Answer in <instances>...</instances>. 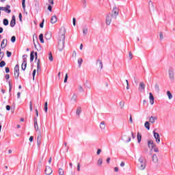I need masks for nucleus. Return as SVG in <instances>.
I'll list each match as a JSON object with an SVG mask.
<instances>
[{
	"mask_svg": "<svg viewBox=\"0 0 175 175\" xmlns=\"http://www.w3.org/2000/svg\"><path fill=\"white\" fill-rule=\"evenodd\" d=\"M65 48V34H61L58 42L59 51H62Z\"/></svg>",
	"mask_w": 175,
	"mask_h": 175,
	"instance_id": "obj_1",
	"label": "nucleus"
},
{
	"mask_svg": "<svg viewBox=\"0 0 175 175\" xmlns=\"http://www.w3.org/2000/svg\"><path fill=\"white\" fill-rule=\"evenodd\" d=\"M138 161L139 162V164L137 165L138 169H139V170H144V169H146V161H144V159L142 157H140Z\"/></svg>",
	"mask_w": 175,
	"mask_h": 175,
	"instance_id": "obj_2",
	"label": "nucleus"
},
{
	"mask_svg": "<svg viewBox=\"0 0 175 175\" xmlns=\"http://www.w3.org/2000/svg\"><path fill=\"white\" fill-rule=\"evenodd\" d=\"M119 12L120 11L118 8L116 6H115L112 10L111 14H110V16H111L113 18H117V16H118Z\"/></svg>",
	"mask_w": 175,
	"mask_h": 175,
	"instance_id": "obj_3",
	"label": "nucleus"
},
{
	"mask_svg": "<svg viewBox=\"0 0 175 175\" xmlns=\"http://www.w3.org/2000/svg\"><path fill=\"white\" fill-rule=\"evenodd\" d=\"M14 77L16 80H18V77L20 76V68L18 67V64H16L14 69Z\"/></svg>",
	"mask_w": 175,
	"mask_h": 175,
	"instance_id": "obj_4",
	"label": "nucleus"
},
{
	"mask_svg": "<svg viewBox=\"0 0 175 175\" xmlns=\"http://www.w3.org/2000/svg\"><path fill=\"white\" fill-rule=\"evenodd\" d=\"M27 57H28V55H23V62L21 65L22 70H25V69H27Z\"/></svg>",
	"mask_w": 175,
	"mask_h": 175,
	"instance_id": "obj_5",
	"label": "nucleus"
},
{
	"mask_svg": "<svg viewBox=\"0 0 175 175\" xmlns=\"http://www.w3.org/2000/svg\"><path fill=\"white\" fill-rule=\"evenodd\" d=\"M0 10L5 12V13L10 14L12 13V10H10V5H7L5 7H0Z\"/></svg>",
	"mask_w": 175,
	"mask_h": 175,
	"instance_id": "obj_6",
	"label": "nucleus"
},
{
	"mask_svg": "<svg viewBox=\"0 0 175 175\" xmlns=\"http://www.w3.org/2000/svg\"><path fill=\"white\" fill-rule=\"evenodd\" d=\"M153 135H154V137L156 140V143H157V144H159V143H161V137L159 136V134L158 133L155 132V131H154Z\"/></svg>",
	"mask_w": 175,
	"mask_h": 175,
	"instance_id": "obj_7",
	"label": "nucleus"
},
{
	"mask_svg": "<svg viewBox=\"0 0 175 175\" xmlns=\"http://www.w3.org/2000/svg\"><path fill=\"white\" fill-rule=\"evenodd\" d=\"M149 12L151 13L155 12V6H154V3L151 0L148 2Z\"/></svg>",
	"mask_w": 175,
	"mask_h": 175,
	"instance_id": "obj_8",
	"label": "nucleus"
},
{
	"mask_svg": "<svg viewBox=\"0 0 175 175\" xmlns=\"http://www.w3.org/2000/svg\"><path fill=\"white\" fill-rule=\"evenodd\" d=\"M168 73H169L170 80L173 81V80H174V71L173 70V69H170L169 70Z\"/></svg>",
	"mask_w": 175,
	"mask_h": 175,
	"instance_id": "obj_9",
	"label": "nucleus"
},
{
	"mask_svg": "<svg viewBox=\"0 0 175 175\" xmlns=\"http://www.w3.org/2000/svg\"><path fill=\"white\" fill-rule=\"evenodd\" d=\"M37 144L38 147L42 144V133H40V131L38 133L37 136Z\"/></svg>",
	"mask_w": 175,
	"mask_h": 175,
	"instance_id": "obj_10",
	"label": "nucleus"
},
{
	"mask_svg": "<svg viewBox=\"0 0 175 175\" xmlns=\"http://www.w3.org/2000/svg\"><path fill=\"white\" fill-rule=\"evenodd\" d=\"M53 174V169L50 167V166H46L45 167V174L46 175H51Z\"/></svg>",
	"mask_w": 175,
	"mask_h": 175,
	"instance_id": "obj_11",
	"label": "nucleus"
},
{
	"mask_svg": "<svg viewBox=\"0 0 175 175\" xmlns=\"http://www.w3.org/2000/svg\"><path fill=\"white\" fill-rule=\"evenodd\" d=\"M111 18H113V16H111L110 14L106 16L107 25H110V24H111Z\"/></svg>",
	"mask_w": 175,
	"mask_h": 175,
	"instance_id": "obj_12",
	"label": "nucleus"
},
{
	"mask_svg": "<svg viewBox=\"0 0 175 175\" xmlns=\"http://www.w3.org/2000/svg\"><path fill=\"white\" fill-rule=\"evenodd\" d=\"M10 25V27H12V28H13V27H14V25H16V16L14 15L12 16Z\"/></svg>",
	"mask_w": 175,
	"mask_h": 175,
	"instance_id": "obj_13",
	"label": "nucleus"
},
{
	"mask_svg": "<svg viewBox=\"0 0 175 175\" xmlns=\"http://www.w3.org/2000/svg\"><path fill=\"white\" fill-rule=\"evenodd\" d=\"M96 65L98 66L100 69H103V62L100 59H97L96 62Z\"/></svg>",
	"mask_w": 175,
	"mask_h": 175,
	"instance_id": "obj_14",
	"label": "nucleus"
},
{
	"mask_svg": "<svg viewBox=\"0 0 175 175\" xmlns=\"http://www.w3.org/2000/svg\"><path fill=\"white\" fill-rule=\"evenodd\" d=\"M144 88H146V84H144V82H141L139 83V91H140V92H143Z\"/></svg>",
	"mask_w": 175,
	"mask_h": 175,
	"instance_id": "obj_15",
	"label": "nucleus"
},
{
	"mask_svg": "<svg viewBox=\"0 0 175 175\" xmlns=\"http://www.w3.org/2000/svg\"><path fill=\"white\" fill-rule=\"evenodd\" d=\"M156 144H154V141L152 140H150L148 142V147L149 148H154V147H155Z\"/></svg>",
	"mask_w": 175,
	"mask_h": 175,
	"instance_id": "obj_16",
	"label": "nucleus"
},
{
	"mask_svg": "<svg viewBox=\"0 0 175 175\" xmlns=\"http://www.w3.org/2000/svg\"><path fill=\"white\" fill-rule=\"evenodd\" d=\"M6 46H8V40L3 39L1 42V49H5V47H6Z\"/></svg>",
	"mask_w": 175,
	"mask_h": 175,
	"instance_id": "obj_17",
	"label": "nucleus"
},
{
	"mask_svg": "<svg viewBox=\"0 0 175 175\" xmlns=\"http://www.w3.org/2000/svg\"><path fill=\"white\" fill-rule=\"evenodd\" d=\"M152 160L154 163H158V156H157V154L152 155Z\"/></svg>",
	"mask_w": 175,
	"mask_h": 175,
	"instance_id": "obj_18",
	"label": "nucleus"
},
{
	"mask_svg": "<svg viewBox=\"0 0 175 175\" xmlns=\"http://www.w3.org/2000/svg\"><path fill=\"white\" fill-rule=\"evenodd\" d=\"M149 99H150V105H154V96L152 95V93H149Z\"/></svg>",
	"mask_w": 175,
	"mask_h": 175,
	"instance_id": "obj_19",
	"label": "nucleus"
},
{
	"mask_svg": "<svg viewBox=\"0 0 175 175\" xmlns=\"http://www.w3.org/2000/svg\"><path fill=\"white\" fill-rule=\"evenodd\" d=\"M100 129L102 131H105V129H106V123H105V121H103L100 123Z\"/></svg>",
	"mask_w": 175,
	"mask_h": 175,
	"instance_id": "obj_20",
	"label": "nucleus"
},
{
	"mask_svg": "<svg viewBox=\"0 0 175 175\" xmlns=\"http://www.w3.org/2000/svg\"><path fill=\"white\" fill-rule=\"evenodd\" d=\"M156 120H158V118H157L156 116H154V117L151 116L149 118V122H150V124H154Z\"/></svg>",
	"mask_w": 175,
	"mask_h": 175,
	"instance_id": "obj_21",
	"label": "nucleus"
},
{
	"mask_svg": "<svg viewBox=\"0 0 175 175\" xmlns=\"http://www.w3.org/2000/svg\"><path fill=\"white\" fill-rule=\"evenodd\" d=\"M71 100L73 103H76L77 102V94H74L71 98Z\"/></svg>",
	"mask_w": 175,
	"mask_h": 175,
	"instance_id": "obj_22",
	"label": "nucleus"
},
{
	"mask_svg": "<svg viewBox=\"0 0 175 175\" xmlns=\"http://www.w3.org/2000/svg\"><path fill=\"white\" fill-rule=\"evenodd\" d=\"M57 16H53L51 18V24H55V23H57Z\"/></svg>",
	"mask_w": 175,
	"mask_h": 175,
	"instance_id": "obj_23",
	"label": "nucleus"
},
{
	"mask_svg": "<svg viewBox=\"0 0 175 175\" xmlns=\"http://www.w3.org/2000/svg\"><path fill=\"white\" fill-rule=\"evenodd\" d=\"M45 39H46V40H50V39H51V33L46 32L45 33Z\"/></svg>",
	"mask_w": 175,
	"mask_h": 175,
	"instance_id": "obj_24",
	"label": "nucleus"
},
{
	"mask_svg": "<svg viewBox=\"0 0 175 175\" xmlns=\"http://www.w3.org/2000/svg\"><path fill=\"white\" fill-rule=\"evenodd\" d=\"M125 137H128V139H126ZM122 140H124L126 143H129V142H131V137H128L126 135H123Z\"/></svg>",
	"mask_w": 175,
	"mask_h": 175,
	"instance_id": "obj_25",
	"label": "nucleus"
},
{
	"mask_svg": "<svg viewBox=\"0 0 175 175\" xmlns=\"http://www.w3.org/2000/svg\"><path fill=\"white\" fill-rule=\"evenodd\" d=\"M35 51H31L30 53V62H32L35 58Z\"/></svg>",
	"mask_w": 175,
	"mask_h": 175,
	"instance_id": "obj_26",
	"label": "nucleus"
},
{
	"mask_svg": "<svg viewBox=\"0 0 175 175\" xmlns=\"http://www.w3.org/2000/svg\"><path fill=\"white\" fill-rule=\"evenodd\" d=\"M137 139L138 143H140V142H142V134H140V133H137Z\"/></svg>",
	"mask_w": 175,
	"mask_h": 175,
	"instance_id": "obj_27",
	"label": "nucleus"
},
{
	"mask_svg": "<svg viewBox=\"0 0 175 175\" xmlns=\"http://www.w3.org/2000/svg\"><path fill=\"white\" fill-rule=\"evenodd\" d=\"M39 39L41 43H44V40H43V33L40 34Z\"/></svg>",
	"mask_w": 175,
	"mask_h": 175,
	"instance_id": "obj_28",
	"label": "nucleus"
},
{
	"mask_svg": "<svg viewBox=\"0 0 175 175\" xmlns=\"http://www.w3.org/2000/svg\"><path fill=\"white\" fill-rule=\"evenodd\" d=\"M144 126L145 128H146V129H148V131H150V122H146L144 124Z\"/></svg>",
	"mask_w": 175,
	"mask_h": 175,
	"instance_id": "obj_29",
	"label": "nucleus"
},
{
	"mask_svg": "<svg viewBox=\"0 0 175 175\" xmlns=\"http://www.w3.org/2000/svg\"><path fill=\"white\" fill-rule=\"evenodd\" d=\"M167 95L168 96V99H173V95L171 94L170 91L167 92Z\"/></svg>",
	"mask_w": 175,
	"mask_h": 175,
	"instance_id": "obj_30",
	"label": "nucleus"
},
{
	"mask_svg": "<svg viewBox=\"0 0 175 175\" xmlns=\"http://www.w3.org/2000/svg\"><path fill=\"white\" fill-rule=\"evenodd\" d=\"M119 105H120V109H124V107L125 106V102H124V101H120V102L119 103Z\"/></svg>",
	"mask_w": 175,
	"mask_h": 175,
	"instance_id": "obj_31",
	"label": "nucleus"
},
{
	"mask_svg": "<svg viewBox=\"0 0 175 175\" xmlns=\"http://www.w3.org/2000/svg\"><path fill=\"white\" fill-rule=\"evenodd\" d=\"M81 113V107H78L76 111V115L80 116V113Z\"/></svg>",
	"mask_w": 175,
	"mask_h": 175,
	"instance_id": "obj_32",
	"label": "nucleus"
},
{
	"mask_svg": "<svg viewBox=\"0 0 175 175\" xmlns=\"http://www.w3.org/2000/svg\"><path fill=\"white\" fill-rule=\"evenodd\" d=\"M37 70L38 72L40 70V59H38L37 62Z\"/></svg>",
	"mask_w": 175,
	"mask_h": 175,
	"instance_id": "obj_33",
	"label": "nucleus"
},
{
	"mask_svg": "<svg viewBox=\"0 0 175 175\" xmlns=\"http://www.w3.org/2000/svg\"><path fill=\"white\" fill-rule=\"evenodd\" d=\"M154 89H155V91H157V92H159V85L158 83H155Z\"/></svg>",
	"mask_w": 175,
	"mask_h": 175,
	"instance_id": "obj_34",
	"label": "nucleus"
},
{
	"mask_svg": "<svg viewBox=\"0 0 175 175\" xmlns=\"http://www.w3.org/2000/svg\"><path fill=\"white\" fill-rule=\"evenodd\" d=\"M49 59L51 62H53L54 58L53 57V54L51 53V52L49 53Z\"/></svg>",
	"mask_w": 175,
	"mask_h": 175,
	"instance_id": "obj_35",
	"label": "nucleus"
},
{
	"mask_svg": "<svg viewBox=\"0 0 175 175\" xmlns=\"http://www.w3.org/2000/svg\"><path fill=\"white\" fill-rule=\"evenodd\" d=\"M3 25H9V21L6 18L3 19Z\"/></svg>",
	"mask_w": 175,
	"mask_h": 175,
	"instance_id": "obj_36",
	"label": "nucleus"
},
{
	"mask_svg": "<svg viewBox=\"0 0 175 175\" xmlns=\"http://www.w3.org/2000/svg\"><path fill=\"white\" fill-rule=\"evenodd\" d=\"M102 163H103V159H99L98 160L97 164L98 165V166H102Z\"/></svg>",
	"mask_w": 175,
	"mask_h": 175,
	"instance_id": "obj_37",
	"label": "nucleus"
},
{
	"mask_svg": "<svg viewBox=\"0 0 175 175\" xmlns=\"http://www.w3.org/2000/svg\"><path fill=\"white\" fill-rule=\"evenodd\" d=\"M83 35H87L88 33V28L85 27L83 29Z\"/></svg>",
	"mask_w": 175,
	"mask_h": 175,
	"instance_id": "obj_38",
	"label": "nucleus"
},
{
	"mask_svg": "<svg viewBox=\"0 0 175 175\" xmlns=\"http://www.w3.org/2000/svg\"><path fill=\"white\" fill-rule=\"evenodd\" d=\"M59 175H64L65 172H64V170H62V168H59Z\"/></svg>",
	"mask_w": 175,
	"mask_h": 175,
	"instance_id": "obj_39",
	"label": "nucleus"
},
{
	"mask_svg": "<svg viewBox=\"0 0 175 175\" xmlns=\"http://www.w3.org/2000/svg\"><path fill=\"white\" fill-rule=\"evenodd\" d=\"M152 150H153L154 152H159V149L157 147V145H155V146H154V148H152Z\"/></svg>",
	"mask_w": 175,
	"mask_h": 175,
	"instance_id": "obj_40",
	"label": "nucleus"
},
{
	"mask_svg": "<svg viewBox=\"0 0 175 175\" xmlns=\"http://www.w3.org/2000/svg\"><path fill=\"white\" fill-rule=\"evenodd\" d=\"M78 64H79V68H80V66H81V64H83V59L82 58H79L78 59Z\"/></svg>",
	"mask_w": 175,
	"mask_h": 175,
	"instance_id": "obj_41",
	"label": "nucleus"
},
{
	"mask_svg": "<svg viewBox=\"0 0 175 175\" xmlns=\"http://www.w3.org/2000/svg\"><path fill=\"white\" fill-rule=\"evenodd\" d=\"M78 90H79V92H84V89H83V86H81V85L78 86Z\"/></svg>",
	"mask_w": 175,
	"mask_h": 175,
	"instance_id": "obj_42",
	"label": "nucleus"
},
{
	"mask_svg": "<svg viewBox=\"0 0 175 175\" xmlns=\"http://www.w3.org/2000/svg\"><path fill=\"white\" fill-rule=\"evenodd\" d=\"M5 65H6V62H5V61H1L0 62V68H3V66H5Z\"/></svg>",
	"mask_w": 175,
	"mask_h": 175,
	"instance_id": "obj_43",
	"label": "nucleus"
},
{
	"mask_svg": "<svg viewBox=\"0 0 175 175\" xmlns=\"http://www.w3.org/2000/svg\"><path fill=\"white\" fill-rule=\"evenodd\" d=\"M22 7L23 10H25V0H22Z\"/></svg>",
	"mask_w": 175,
	"mask_h": 175,
	"instance_id": "obj_44",
	"label": "nucleus"
},
{
	"mask_svg": "<svg viewBox=\"0 0 175 175\" xmlns=\"http://www.w3.org/2000/svg\"><path fill=\"white\" fill-rule=\"evenodd\" d=\"M34 129L36 131H39V126L38 125V123H34Z\"/></svg>",
	"mask_w": 175,
	"mask_h": 175,
	"instance_id": "obj_45",
	"label": "nucleus"
},
{
	"mask_svg": "<svg viewBox=\"0 0 175 175\" xmlns=\"http://www.w3.org/2000/svg\"><path fill=\"white\" fill-rule=\"evenodd\" d=\"M3 55H4V53L3 52L1 51V48H0V61H2V58H3Z\"/></svg>",
	"mask_w": 175,
	"mask_h": 175,
	"instance_id": "obj_46",
	"label": "nucleus"
},
{
	"mask_svg": "<svg viewBox=\"0 0 175 175\" xmlns=\"http://www.w3.org/2000/svg\"><path fill=\"white\" fill-rule=\"evenodd\" d=\"M129 59H132L133 58V55H132V52L129 53Z\"/></svg>",
	"mask_w": 175,
	"mask_h": 175,
	"instance_id": "obj_47",
	"label": "nucleus"
},
{
	"mask_svg": "<svg viewBox=\"0 0 175 175\" xmlns=\"http://www.w3.org/2000/svg\"><path fill=\"white\" fill-rule=\"evenodd\" d=\"M7 57H12V52L7 51Z\"/></svg>",
	"mask_w": 175,
	"mask_h": 175,
	"instance_id": "obj_48",
	"label": "nucleus"
},
{
	"mask_svg": "<svg viewBox=\"0 0 175 175\" xmlns=\"http://www.w3.org/2000/svg\"><path fill=\"white\" fill-rule=\"evenodd\" d=\"M80 167H81L80 163H78L77 165V172H80Z\"/></svg>",
	"mask_w": 175,
	"mask_h": 175,
	"instance_id": "obj_49",
	"label": "nucleus"
},
{
	"mask_svg": "<svg viewBox=\"0 0 175 175\" xmlns=\"http://www.w3.org/2000/svg\"><path fill=\"white\" fill-rule=\"evenodd\" d=\"M11 42H12V43H14V42H16V36H12L11 38Z\"/></svg>",
	"mask_w": 175,
	"mask_h": 175,
	"instance_id": "obj_50",
	"label": "nucleus"
},
{
	"mask_svg": "<svg viewBox=\"0 0 175 175\" xmlns=\"http://www.w3.org/2000/svg\"><path fill=\"white\" fill-rule=\"evenodd\" d=\"M159 38H160L161 40H162V39H163V33L162 32L159 33Z\"/></svg>",
	"mask_w": 175,
	"mask_h": 175,
	"instance_id": "obj_51",
	"label": "nucleus"
},
{
	"mask_svg": "<svg viewBox=\"0 0 175 175\" xmlns=\"http://www.w3.org/2000/svg\"><path fill=\"white\" fill-rule=\"evenodd\" d=\"M44 25V19H43L42 22L40 24V28H43Z\"/></svg>",
	"mask_w": 175,
	"mask_h": 175,
	"instance_id": "obj_52",
	"label": "nucleus"
},
{
	"mask_svg": "<svg viewBox=\"0 0 175 175\" xmlns=\"http://www.w3.org/2000/svg\"><path fill=\"white\" fill-rule=\"evenodd\" d=\"M126 90H129V82L128 81V79H126Z\"/></svg>",
	"mask_w": 175,
	"mask_h": 175,
	"instance_id": "obj_53",
	"label": "nucleus"
},
{
	"mask_svg": "<svg viewBox=\"0 0 175 175\" xmlns=\"http://www.w3.org/2000/svg\"><path fill=\"white\" fill-rule=\"evenodd\" d=\"M64 83H68V74H66L64 77Z\"/></svg>",
	"mask_w": 175,
	"mask_h": 175,
	"instance_id": "obj_54",
	"label": "nucleus"
},
{
	"mask_svg": "<svg viewBox=\"0 0 175 175\" xmlns=\"http://www.w3.org/2000/svg\"><path fill=\"white\" fill-rule=\"evenodd\" d=\"M48 10H49V12H53V7L51 5L48 6Z\"/></svg>",
	"mask_w": 175,
	"mask_h": 175,
	"instance_id": "obj_55",
	"label": "nucleus"
},
{
	"mask_svg": "<svg viewBox=\"0 0 175 175\" xmlns=\"http://www.w3.org/2000/svg\"><path fill=\"white\" fill-rule=\"evenodd\" d=\"M35 75H36V70H33V80L35 79Z\"/></svg>",
	"mask_w": 175,
	"mask_h": 175,
	"instance_id": "obj_56",
	"label": "nucleus"
},
{
	"mask_svg": "<svg viewBox=\"0 0 175 175\" xmlns=\"http://www.w3.org/2000/svg\"><path fill=\"white\" fill-rule=\"evenodd\" d=\"M9 84V92L12 91V84L10 83V81L8 82Z\"/></svg>",
	"mask_w": 175,
	"mask_h": 175,
	"instance_id": "obj_57",
	"label": "nucleus"
},
{
	"mask_svg": "<svg viewBox=\"0 0 175 175\" xmlns=\"http://www.w3.org/2000/svg\"><path fill=\"white\" fill-rule=\"evenodd\" d=\"M72 24L74 26H76V18H72Z\"/></svg>",
	"mask_w": 175,
	"mask_h": 175,
	"instance_id": "obj_58",
	"label": "nucleus"
},
{
	"mask_svg": "<svg viewBox=\"0 0 175 175\" xmlns=\"http://www.w3.org/2000/svg\"><path fill=\"white\" fill-rule=\"evenodd\" d=\"M19 20L20 21H23V14L21 13L19 14Z\"/></svg>",
	"mask_w": 175,
	"mask_h": 175,
	"instance_id": "obj_59",
	"label": "nucleus"
},
{
	"mask_svg": "<svg viewBox=\"0 0 175 175\" xmlns=\"http://www.w3.org/2000/svg\"><path fill=\"white\" fill-rule=\"evenodd\" d=\"M10 72V69L8 67L5 68V73H9Z\"/></svg>",
	"mask_w": 175,
	"mask_h": 175,
	"instance_id": "obj_60",
	"label": "nucleus"
},
{
	"mask_svg": "<svg viewBox=\"0 0 175 175\" xmlns=\"http://www.w3.org/2000/svg\"><path fill=\"white\" fill-rule=\"evenodd\" d=\"M29 107H30V111H32V102L31 101H30Z\"/></svg>",
	"mask_w": 175,
	"mask_h": 175,
	"instance_id": "obj_61",
	"label": "nucleus"
},
{
	"mask_svg": "<svg viewBox=\"0 0 175 175\" xmlns=\"http://www.w3.org/2000/svg\"><path fill=\"white\" fill-rule=\"evenodd\" d=\"M35 59H38V52L34 53Z\"/></svg>",
	"mask_w": 175,
	"mask_h": 175,
	"instance_id": "obj_62",
	"label": "nucleus"
},
{
	"mask_svg": "<svg viewBox=\"0 0 175 175\" xmlns=\"http://www.w3.org/2000/svg\"><path fill=\"white\" fill-rule=\"evenodd\" d=\"M119 170H120V169H118V167H116L114 168V172H119Z\"/></svg>",
	"mask_w": 175,
	"mask_h": 175,
	"instance_id": "obj_63",
	"label": "nucleus"
},
{
	"mask_svg": "<svg viewBox=\"0 0 175 175\" xmlns=\"http://www.w3.org/2000/svg\"><path fill=\"white\" fill-rule=\"evenodd\" d=\"M5 109L9 111L10 110V105H6Z\"/></svg>",
	"mask_w": 175,
	"mask_h": 175,
	"instance_id": "obj_64",
	"label": "nucleus"
}]
</instances>
